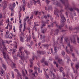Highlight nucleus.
<instances>
[{"mask_svg": "<svg viewBox=\"0 0 79 79\" xmlns=\"http://www.w3.org/2000/svg\"><path fill=\"white\" fill-rule=\"evenodd\" d=\"M50 1H48V0H46V2L47 4H48L49 3V2H50Z\"/></svg>", "mask_w": 79, "mask_h": 79, "instance_id": "43", "label": "nucleus"}, {"mask_svg": "<svg viewBox=\"0 0 79 79\" xmlns=\"http://www.w3.org/2000/svg\"><path fill=\"white\" fill-rule=\"evenodd\" d=\"M40 40H42V35H40Z\"/></svg>", "mask_w": 79, "mask_h": 79, "instance_id": "52", "label": "nucleus"}, {"mask_svg": "<svg viewBox=\"0 0 79 79\" xmlns=\"http://www.w3.org/2000/svg\"><path fill=\"white\" fill-rule=\"evenodd\" d=\"M41 53L42 54V55H44L45 54L46 52H45L44 51V52H41Z\"/></svg>", "mask_w": 79, "mask_h": 79, "instance_id": "46", "label": "nucleus"}, {"mask_svg": "<svg viewBox=\"0 0 79 79\" xmlns=\"http://www.w3.org/2000/svg\"><path fill=\"white\" fill-rule=\"evenodd\" d=\"M66 52L68 54H70V53H71V52L68 49H66Z\"/></svg>", "mask_w": 79, "mask_h": 79, "instance_id": "28", "label": "nucleus"}, {"mask_svg": "<svg viewBox=\"0 0 79 79\" xmlns=\"http://www.w3.org/2000/svg\"><path fill=\"white\" fill-rule=\"evenodd\" d=\"M74 30H76V31H77L76 32H75V33H76V34H77V33L78 32V31H79V27H75L74 28Z\"/></svg>", "mask_w": 79, "mask_h": 79, "instance_id": "9", "label": "nucleus"}, {"mask_svg": "<svg viewBox=\"0 0 79 79\" xmlns=\"http://www.w3.org/2000/svg\"><path fill=\"white\" fill-rule=\"evenodd\" d=\"M73 43L74 44H76V39L74 38H73Z\"/></svg>", "mask_w": 79, "mask_h": 79, "instance_id": "39", "label": "nucleus"}, {"mask_svg": "<svg viewBox=\"0 0 79 79\" xmlns=\"http://www.w3.org/2000/svg\"><path fill=\"white\" fill-rule=\"evenodd\" d=\"M28 23V24H29V25H31V22L29 21V22H27Z\"/></svg>", "mask_w": 79, "mask_h": 79, "instance_id": "60", "label": "nucleus"}, {"mask_svg": "<svg viewBox=\"0 0 79 79\" xmlns=\"http://www.w3.org/2000/svg\"><path fill=\"white\" fill-rule=\"evenodd\" d=\"M9 27L10 30H11L12 29V25H9Z\"/></svg>", "mask_w": 79, "mask_h": 79, "instance_id": "38", "label": "nucleus"}, {"mask_svg": "<svg viewBox=\"0 0 79 79\" xmlns=\"http://www.w3.org/2000/svg\"><path fill=\"white\" fill-rule=\"evenodd\" d=\"M13 57L14 60H18V58L16 57H15V56H13Z\"/></svg>", "mask_w": 79, "mask_h": 79, "instance_id": "49", "label": "nucleus"}, {"mask_svg": "<svg viewBox=\"0 0 79 79\" xmlns=\"http://www.w3.org/2000/svg\"><path fill=\"white\" fill-rule=\"evenodd\" d=\"M31 39V36H30L29 37H28L26 40V41L27 42L28 41H29Z\"/></svg>", "mask_w": 79, "mask_h": 79, "instance_id": "11", "label": "nucleus"}, {"mask_svg": "<svg viewBox=\"0 0 79 79\" xmlns=\"http://www.w3.org/2000/svg\"><path fill=\"white\" fill-rule=\"evenodd\" d=\"M37 53H38V56H39L40 55V54L42 53V51L39 50L37 51Z\"/></svg>", "mask_w": 79, "mask_h": 79, "instance_id": "15", "label": "nucleus"}, {"mask_svg": "<svg viewBox=\"0 0 79 79\" xmlns=\"http://www.w3.org/2000/svg\"><path fill=\"white\" fill-rule=\"evenodd\" d=\"M22 1L23 2V4H25V3H26V1L25 0H22Z\"/></svg>", "mask_w": 79, "mask_h": 79, "instance_id": "55", "label": "nucleus"}, {"mask_svg": "<svg viewBox=\"0 0 79 79\" xmlns=\"http://www.w3.org/2000/svg\"><path fill=\"white\" fill-rule=\"evenodd\" d=\"M48 11H49L50 10H52V6H48Z\"/></svg>", "mask_w": 79, "mask_h": 79, "instance_id": "29", "label": "nucleus"}, {"mask_svg": "<svg viewBox=\"0 0 79 79\" xmlns=\"http://www.w3.org/2000/svg\"><path fill=\"white\" fill-rule=\"evenodd\" d=\"M39 26V25L38 24H37L36 25H35L34 26L33 28H35V27L36 26Z\"/></svg>", "mask_w": 79, "mask_h": 79, "instance_id": "57", "label": "nucleus"}, {"mask_svg": "<svg viewBox=\"0 0 79 79\" xmlns=\"http://www.w3.org/2000/svg\"><path fill=\"white\" fill-rule=\"evenodd\" d=\"M60 16L61 17V23L63 25V26H62V27H63V26H64V24L65 22L66 21V19H65L64 17V15H63L61 13L60 14Z\"/></svg>", "mask_w": 79, "mask_h": 79, "instance_id": "3", "label": "nucleus"}, {"mask_svg": "<svg viewBox=\"0 0 79 79\" xmlns=\"http://www.w3.org/2000/svg\"><path fill=\"white\" fill-rule=\"evenodd\" d=\"M41 44V43L40 42L38 44V47H40V45Z\"/></svg>", "mask_w": 79, "mask_h": 79, "instance_id": "62", "label": "nucleus"}, {"mask_svg": "<svg viewBox=\"0 0 79 79\" xmlns=\"http://www.w3.org/2000/svg\"><path fill=\"white\" fill-rule=\"evenodd\" d=\"M34 60V57L33 56L32 58V59H30V60H31V61H33V60Z\"/></svg>", "mask_w": 79, "mask_h": 79, "instance_id": "61", "label": "nucleus"}, {"mask_svg": "<svg viewBox=\"0 0 79 79\" xmlns=\"http://www.w3.org/2000/svg\"><path fill=\"white\" fill-rule=\"evenodd\" d=\"M27 19H29V16H27L26 18L24 19V21H27Z\"/></svg>", "mask_w": 79, "mask_h": 79, "instance_id": "37", "label": "nucleus"}, {"mask_svg": "<svg viewBox=\"0 0 79 79\" xmlns=\"http://www.w3.org/2000/svg\"><path fill=\"white\" fill-rule=\"evenodd\" d=\"M1 42H2V45L3 46V47L2 48V50H3L2 53L4 56V58L5 59H7H7H9V57L8 56L6 57V52H4L5 50H6V48L5 47V44H5V43H4V42H3V40H1Z\"/></svg>", "mask_w": 79, "mask_h": 79, "instance_id": "1", "label": "nucleus"}, {"mask_svg": "<svg viewBox=\"0 0 79 79\" xmlns=\"http://www.w3.org/2000/svg\"><path fill=\"white\" fill-rule=\"evenodd\" d=\"M44 47H48V46H51V44H46L44 45Z\"/></svg>", "mask_w": 79, "mask_h": 79, "instance_id": "18", "label": "nucleus"}, {"mask_svg": "<svg viewBox=\"0 0 79 79\" xmlns=\"http://www.w3.org/2000/svg\"><path fill=\"white\" fill-rule=\"evenodd\" d=\"M54 15H56V16H57V17L59 18V15H58V14L56 12H54Z\"/></svg>", "mask_w": 79, "mask_h": 79, "instance_id": "30", "label": "nucleus"}, {"mask_svg": "<svg viewBox=\"0 0 79 79\" xmlns=\"http://www.w3.org/2000/svg\"><path fill=\"white\" fill-rule=\"evenodd\" d=\"M46 77L47 78V79H48V78H49L47 74V73H46Z\"/></svg>", "mask_w": 79, "mask_h": 79, "instance_id": "56", "label": "nucleus"}, {"mask_svg": "<svg viewBox=\"0 0 79 79\" xmlns=\"http://www.w3.org/2000/svg\"><path fill=\"white\" fill-rule=\"evenodd\" d=\"M62 55H63V56H64V55H65V52H64L63 51L62 52Z\"/></svg>", "mask_w": 79, "mask_h": 79, "instance_id": "44", "label": "nucleus"}, {"mask_svg": "<svg viewBox=\"0 0 79 79\" xmlns=\"http://www.w3.org/2000/svg\"><path fill=\"white\" fill-rule=\"evenodd\" d=\"M30 63L31 64L30 65V67L31 68L32 66V64H33V63L31 60H30Z\"/></svg>", "mask_w": 79, "mask_h": 79, "instance_id": "31", "label": "nucleus"}, {"mask_svg": "<svg viewBox=\"0 0 79 79\" xmlns=\"http://www.w3.org/2000/svg\"><path fill=\"white\" fill-rule=\"evenodd\" d=\"M12 52H12V55L13 56V54H14L15 53V52H16V49H13V51H12Z\"/></svg>", "mask_w": 79, "mask_h": 79, "instance_id": "34", "label": "nucleus"}, {"mask_svg": "<svg viewBox=\"0 0 79 79\" xmlns=\"http://www.w3.org/2000/svg\"><path fill=\"white\" fill-rule=\"evenodd\" d=\"M44 63L45 64V65H46V66H48V63H47V62L46 61Z\"/></svg>", "mask_w": 79, "mask_h": 79, "instance_id": "45", "label": "nucleus"}, {"mask_svg": "<svg viewBox=\"0 0 79 79\" xmlns=\"http://www.w3.org/2000/svg\"><path fill=\"white\" fill-rule=\"evenodd\" d=\"M56 26L57 27H58V28L59 29H61V27H60V26H59V25L57 24H56Z\"/></svg>", "mask_w": 79, "mask_h": 79, "instance_id": "32", "label": "nucleus"}, {"mask_svg": "<svg viewBox=\"0 0 79 79\" xmlns=\"http://www.w3.org/2000/svg\"><path fill=\"white\" fill-rule=\"evenodd\" d=\"M79 64H76L75 66V68H76V73H77V69H79Z\"/></svg>", "mask_w": 79, "mask_h": 79, "instance_id": "13", "label": "nucleus"}, {"mask_svg": "<svg viewBox=\"0 0 79 79\" xmlns=\"http://www.w3.org/2000/svg\"><path fill=\"white\" fill-rule=\"evenodd\" d=\"M12 76L13 78H14V77H15V75H14V73L13 72H12Z\"/></svg>", "mask_w": 79, "mask_h": 79, "instance_id": "50", "label": "nucleus"}, {"mask_svg": "<svg viewBox=\"0 0 79 79\" xmlns=\"http://www.w3.org/2000/svg\"><path fill=\"white\" fill-rule=\"evenodd\" d=\"M57 47H55L54 48V51H55L56 53H57Z\"/></svg>", "mask_w": 79, "mask_h": 79, "instance_id": "21", "label": "nucleus"}, {"mask_svg": "<svg viewBox=\"0 0 79 79\" xmlns=\"http://www.w3.org/2000/svg\"><path fill=\"white\" fill-rule=\"evenodd\" d=\"M2 67H3V68H4V69H6V65L5 64H2Z\"/></svg>", "mask_w": 79, "mask_h": 79, "instance_id": "20", "label": "nucleus"}, {"mask_svg": "<svg viewBox=\"0 0 79 79\" xmlns=\"http://www.w3.org/2000/svg\"><path fill=\"white\" fill-rule=\"evenodd\" d=\"M46 25V24L45 23H43L42 25L41 26V28H43V27L44 26H45Z\"/></svg>", "mask_w": 79, "mask_h": 79, "instance_id": "41", "label": "nucleus"}, {"mask_svg": "<svg viewBox=\"0 0 79 79\" xmlns=\"http://www.w3.org/2000/svg\"><path fill=\"white\" fill-rule=\"evenodd\" d=\"M69 10L70 11H73V9L72 8H71L69 9Z\"/></svg>", "mask_w": 79, "mask_h": 79, "instance_id": "47", "label": "nucleus"}, {"mask_svg": "<svg viewBox=\"0 0 79 79\" xmlns=\"http://www.w3.org/2000/svg\"><path fill=\"white\" fill-rule=\"evenodd\" d=\"M3 4H4V5L3 6V10H5V8H6V5H7V2L6 1H5L4 2H3Z\"/></svg>", "mask_w": 79, "mask_h": 79, "instance_id": "5", "label": "nucleus"}, {"mask_svg": "<svg viewBox=\"0 0 79 79\" xmlns=\"http://www.w3.org/2000/svg\"><path fill=\"white\" fill-rule=\"evenodd\" d=\"M15 6L16 4H15V3L14 2L13 4H11L10 5V7H9V9H10V10H11V9H12L13 8H15Z\"/></svg>", "mask_w": 79, "mask_h": 79, "instance_id": "4", "label": "nucleus"}, {"mask_svg": "<svg viewBox=\"0 0 79 79\" xmlns=\"http://www.w3.org/2000/svg\"><path fill=\"white\" fill-rule=\"evenodd\" d=\"M68 45L69 47H70V50L71 52H73V46H71L69 43V44H68Z\"/></svg>", "mask_w": 79, "mask_h": 79, "instance_id": "6", "label": "nucleus"}, {"mask_svg": "<svg viewBox=\"0 0 79 79\" xmlns=\"http://www.w3.org/2000/svg\"><path fill=\"white\" fill-rule=\"evenodd\" d=\"M24 52H25V53L27 55H28V54H30V53L29 52L26 51V50H24Z\"/></svg>", "mask_w": 79, "mask_h": 79, "instance_id": "22", "label": "nucleus"}, {"mask_svg": "<svg viewBox=\"0 0 79 79\" xmlns=\"http://www.w3.org/2000/svg\"><path fill=\"white\" fill-rule=\"evenodd\" d=\"M51 74L53 75V78H55L56 77V76L55 75V74L53 73H52V72H51Z\"/></svg>", "mask_w": 79, "mask_h": 79, "instance_id": "26", "label": "nucleus"}, {"mask_svg": "<svg viewBox=\"0 0 79 79\" xmlns=\"http://www.w3.org/2000/svg\"><path fill=\"white\" fill-rule=\"evenodd\" d=\"M22 49H23V47H21L20 48H19L20 52H21V50H22Z\"/></svg>", "mask_w": 79, "mask_h": 79, "instance_id": "53", "label": "nucleus"}, {"mask_svg": "<svg viewBox=\"0 0 79 79\" xmlns=\"http://www.w3.org/2000/svg\"><path fill=\"white\" fill-rule=\"evenodd\" d=\"M73 61H77V59H73Z\"/></svg>", "mask_w": 79, "mask_h": 79, "instance_id": "63", "label": "nucleus"}, {"mask_svg": "<svg viewBox=\"0 0 79 79\" xmlns=\"http://www.w3.org/2000/svg\"><path fill=\"white\" fill-rule=\"evenodd\" d=\"M39 13V11H35L34 12V13L35 14V15H36V16H37V14H38V13Z\"/></svg>", "mask_w": 79, "mask_h": 79, "instance_id": "27", "label": "nucleus"}, {"mask_svg": "<svg viewBox=\"0 0 79 79\" xmlns=\"http://www.w3.org/2000/svg\"><path fill=\"white\" fill-rule=\"evenodd\" d=\"M55 31L53 30H52V32L51 33V34H53V33H54Z\"/></svg>", "mask_w": 79, "mask_h": 79, "instance_id": "40", "label": "nucleus"}, {"mask_svg": "<svg viewBox=\"0 0 79 79\" xmlns=\"http://www.w3.org/2000/svg\"><path fill=\"white\" fill-rule=\"evenodd\" d=\"M58 32H59V30L58 29H56L55 31H54L55 34H56V35H58Z\"/></svg>", "mask_w": 79, "mask_h": 79, "instance_id": "10", "label": "nucleus"}, {"mask_svg": "<svg viewBox=\"0 0 79 79\" xmlns=\"http://www.w3.org/2000/svg\"><path fill=\"white\" fill-rule=\"evenodd\" d=\"M13 65V67L14 68H16V67L15 66V63H13V62H12L11 63Z\"/></svg>", "mask_w": 79, "mask_h": 79, "instance_id": "33", "label": "nucleus"}, {"mask_svg": "<svg viewBox=\"0 0 79 79\" xmlns=\"http://www.w3.org/2000/svg\"><path fill=\"white\" fill-rule=\"evenodd\" d=\"M17 73L18 74V76L21 79H22V78L21 77V74L19 72V71L17 72Z\"/></svg>", "mask_w": 79, "mask_h": 79, "instance_id": "12", "label": "nucleus"}, {"mask_svg": "<svg viewBox=\"0 0 79 79\" xmlns=\"http://www.w3.org/2000/svg\"><path fill=\"white\" fill-rule=\"evenodd\" d=\"M62 73L63 75V77H65V74L64 73V72H62Z\"/></svg>", "mask_w": 79, "mask_h": 79, "instance_id": "59", "label": "nucleus"}, {"mask_svg": "<svg viewBox=\"0 0 79 79\" xmlns=\"http://www.w3.org/2000/svg\"><path fill=\"white\" fill-rule=\"evenodd\" d=\"M63 69H64L62 67H60L59 68V70H60V72L61 73H62V72L63 71Z\"/></svg>", "mask_w": 79, "mask_h": 79, "instance_id": "17", "label": "nucleus"}, {"mask_svg": "<svg viewBox=\"0 0 79 79\" xmlns=\"http://www.w3.org/2000/svg\"><path fill=\"white\" fill-rule=\"evenodd\" d=\"M43 40H42V42H45V39H43Z\"/></svg>", "mask_w": 79, "mask_h": 79, "instance_id": "54", "label": "nucleus"}, {"mask_svg": "<svg viewBox=\"0 0 79 79\" xmlns=\"http://www.w3.org/2000/svg\"><path fill=\"white\" fill-rule=\"evenodd\" d=\"M23 26V25L22 24H21L20 25V26L19 27V29L20 30V32H21V27H22V26Z\"/></svg>", "mask_w": 79, "mask_h": 79, "instance_id": "25", "label": "nucleus"}, {"mask_svg": "<svg viewBox=\"0 0 79 79\" xmlns=\"http://www.w3.org/2000/svg\"><path fill=\"white\" fill-rule=\"evenodd\" d=\"M24 27H26V21H24Z\"/></svg>", "mask_w": 79, "mask_h": 79, "instance_id": "48", "label": "nucleus"}, {"mask_svg": "<svg viewBox=\"0 0 79 79\" xmlns=\"http://www.w3.org/2000/svg\"><path fill=\"white\" fill-rule=\"evenodd\" d=\"M20 41L22 42H24V39H23V37H22V36H20Z\"/></svg>", "mask_w": 79, "mask_h": 79, "instance_id": "16", "label": "nucleus"}, {"mask_svg": "<svg viewBox=\"0 0 79 79\" xmlns=\"http://www.w3.org/2000/svg\"><path fill=\"white\" fill-rule=\"evenodd\" d=\"M45 37H46L45 35H44L42 38L43 39H45Z\"/></svg>", "mask_w": 79, "mask_h": 79, "instance_id": "51", "label": "nucleus"}, {"mask_svg": "<svg viewBox=\"0 0 79 79\" xmlns=\"http://www.w3.org/2000/svg\"><path fill=\"white\" fill-rule=\"evenodd\" d=\"M32 1H34V2L35 3H37V2H39V4L40 5V0H37V1H35V0H32Z\"/></svg>", "mask_w": 79, "mask_h": 79, "instance_id": "19", "label": "nucleus"}, {"mask_svg": "<svg viewBox=\"0 0 79 79\" xmlns=\"http://www.w3.org/2000/svg\"><path fill=\"white\" fill-rule=\"evenodd\" d=\"M46 61H45V58L41 60V63H44L45 62H46Z\"/></svg>", "mask_w": 79, "mask_h": 79, "instance_id": "23", "label": "nucleus"}, {"mask_svg": "<svg viewBox=\"0 0 79 79\" xmlns=\"http://www.w3.org/2000/svg\"><path fill=\"white\" fill-rule=\"evenodd\" d=\"M65 41L66 42H67V43H69L68 44H70V41H69V39H68V38H65Z\"/></svg>", "mask_w": 79, "mask_h": 79, "instance_id": "8", "label": "nucleus"}, {"mask_svg": "<svg viewBox=\"0 0 79 79\" xmlns=\"http://www.w3.org/2000/svg\"><path fill=\"white\" fill-rule=\"evenodd\" d=\"M22 74H23V77L25 76H26V74L25 73H24V71H22Z\"/></svg>", "mask_w": 79, "mask_h": 79, "instance_id": "36", "label": "nucleus"}, {"mask_svg": "<svg viewBox=\"0 0 79 79\" xmlns=\"http://www.w3.org/2000/svg\"><path fill=\"white\" fill-rule=\"evenodd\" d=\"M60 2L63 3V4H65V3H66V5H65L66 10H67L69 6H70V4L69 3V1L68 0H60Z\"/></svg>", "mask_w": 79, "mask_h": 79, "instance_id": "2", "label": "nucleus"}, {"mask_svg": "<svg viewBox=\"0 0 79 79\" xmlns=\"http://www.w3.org/2000/svg\"><path fill=\"white\" fill-rule=\"evenodd\" d=\"M69 29L70 31H72V27H69Z\"/></svg>", "mask_w": 79, "mask_h": 79, "instance_id": "64", "label": "nucleus"}, {"mask_svg": "<svg viewBox=\"0 0 79 79\" xmlns=\"http://www.w3.org/2000/svg\"><path fill=\"white\" fill-rule=\"evenodd\" d=\"M75 51L76 52L78 55H79V53H78V51H77V50L76 49H75Z\"/></svg>", "mask_w": 79, "mask_h": 79, "instance_id": "42", "label": "nucleus"}, {"mask_svg": "<svg viewBox=\"0 0 79 79\" xmlns=\"http://www.w3.org/2000/svg\"><path fill=\"white\" fill-rule=\"evenodd\" d=\"M58 62L60 63V64H61V62L62 61V60L61 59H59L58 60Z\"/></svg>", "mask_w": 79, "mask_h": 79, "instance_id": "35", "label": "nucleus"}, {"mask_svg": "<svg viewBox=\"0 0 79 79\" xmlns=\"http://www.w3.org/2000/svg\"><path fill=\"white\" fill-rule=\"evenodd\" d=\"M55 2H54L53 3L54 5H56L57 6H61V4L58 2H57V1H56V0L55 1Z\"/></svg>", "mask_w": 79, "mask_h": 79, "instance_id": "7", "label": "nucleus"}, {"mask_svg": "<svg viewBox=\"0 0 79 79\" xmlns=\"http://www.w3.org/2000/svg\"><path fill=\"white\" fill-rule=\"evenodd\" d=\"M8 38H10V39L11 38V39H12V37H11V36L10 35H8Z\"/></svg>", "mask_w": 79, "mask_h": 79, "instance_id": "58", "label": "nucleus"}, {"mask_svg": "<svg viewBox=\"0 0 79 79\" xmlns=\"http://www.w3.org/2000/svg\"><path fill=\"white\" fill-rule=\"evenodd\" d=\"M22 52H18L17 53V56H21V55H22Z\"/></svg>", "mask_w": 79, "mask_h": 79, "instance_id": "14", "label": "nucleus"}, {"mask_svg": "<svg viewBox=\"0 0 79 79\" xmlns=\"http://www.w3.org/2000/svg\"><path fill=\"white\" fill-rule=\"evenodd\" d=\"M24 35V33L21 32V35H20V37H23Z\"/></svg>", "mask_w": 79, "mask_h": 79, "instance_id": "24", "label": "nucleus"}]
</instances>
